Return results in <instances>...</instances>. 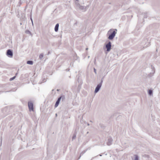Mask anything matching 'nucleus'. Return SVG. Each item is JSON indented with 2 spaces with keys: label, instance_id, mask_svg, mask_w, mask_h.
I'll use <instances>...</instances> for the list:
<instances>
[{
  "label": "nucleus",
  "instance_id": "2eb2a0df",
  "mask_svg": "<svg viewBox=\"0 0 160 160\" xmlns=\"http://www.w3.org/2000/svg\"><path fill=\"white\" fill-rule=\"evenodd\" d=\"M43 57V55L42 54H40L39 56V58L41 60V59Z\"/></svg>",
  "mask_w": 160,
  "mask_h": 160
},
{
  "label": "nucleus",
  "instance_id": "20e7f679",
  "mask_svg": "<svg viewBox=\"0 0 160 160\" xmlns=\"http://www.w3.org/2000/svg\"><path fill=\"white\" fill-rule=\"evenodd\" d=\"M28 107L30 111L33 110V105L32 102H28Z\"/></svg>",
  "mask_w": 160,
  "mask_h": 160
},
{
  "label": "nucleus",
  "instance_id": "5701e85b",
  "mask_svg": "<svg viewBox=\"0 0 160 160\" xmlns=\"http://www.w3.org/2000/svg\"><path fill=\"white\" fill-rule=\"evenodd\" d=\"M93 70H96V69H95V68H93Z\"/></svg>",
  "mask_w": 160,
  "mask_h": 160
},
{
  "label": "nucleus",
  "instance_id": "b1692460",
  "mask_svg": "<svg viewBox=\"0 0 160 160\" xmlns=\"http://www.w3.org/2000/svg\"><path fill=\"white\" fill-rule=\"evenodd\" d=\"M87 125L88 126H89L90 125H89V124L88 123H87Z\"/></svg>",
  "mask_w": 160,
  "mask_h": 160
},
{
  "label": "nucleus",
  "instance_id": "f3484780",
  "mask_svg": "<svg viewBox=\"0 0 160 160\" xmlns=\"http://www.w3.org/2000/svg\"><path fill=\"white\" fill-rule=\"evenodd\" d=\"M16 78V76L13 77L12 78H11L10 79H9V80L10 81H12L14 79H15V78Z\"/></svg>",
  "mask_w": 160,
  "mask_h": 160
},
{
  "label": "nucleus",
  "instance_id": "39448f33",
  "mask_svg": "<svg viewBox=\"0 0 160 160\" xmlns=\"http://www.w3.org/2000/svg\"><path fill=\"white\" fill-rule=\"evenodd\" d=\"M113 140L112 138L110 137L108 138V141L107 142V145L108 146H110L112 144V142Z\"/></svg>",
  "mask_w": 160,
  "mask_h": 160
},
{
  "label": "nucleus",
  "instance_id": "f03ea898",
  "mask_svg": "<svg viewBox=\"0 0 160 160\" xmlns=\"http://www.w3.org/2000/svg\"><path fill=\"white\" fill-rule=\"evenodd\" d=\"M103 79V78H102L100 82L97 85L94 91L95 93H97L99 91L102 86Z\"/></svg>",
  "mask_w": 160,
  "mask_h": 160
},
{
  "label": "nucleus",
  "instance_id": "7c9ffc66",
  "mask_svg": "<svg viewBox=\"0 0 160 160\" xmlns=\"http://www.w3.org/2000/svg\"><path fill=\"white\" fill-rule=\"evenodd\" d=\"M76 1H78V0H76Z\"/></svg>",
  "mask_w": 160,
  "mask_h": 160
},
{
  "label": "nucleus",
  "instance_id": "412c9836",
  "mask_svg": "<svg viewBox=\"0 0 160 160\" xmlns=\"http://www.w3.org/2000/svg\"><path fill=\"white\" fill-rule=\"evenodd\" d=\"M18 72H17V73H16V74H15V75H15V76H17V75L18 74Z\"/></svg>",
  "mask_w": 160,
  "mask_h": 160
},
{
  "label": "nucleus",
  "instance_id": "9d476101",
  "mask_svg": "<svg viewBox=\"0 0 160 160\" xmlns=\"http://www.w3.org/2000/svg\"><path fill=\"white\" fill-rule=\"evenodd\" d=\"M148 94L149 95L151 96L152 95L153 91L151 89L149 90L148 91Z\"/></svg>",
  "mask_w": 160,
  "mask_h": 160
},
{
  "label": "nucleus",
  "instance_id": "6e6552de",
  "mask_svg": "<svg viewBox=\"0 0 160 160\" xmlns=\"http://www.w3.org/2000/svg\"><path fill=\"white\" fill-rule=\"evenodd\" d=\"M77 6L79 7V8L81 10H85L86 9V7L85 6H83L80 5H77Z\"/></svg>",
  "mask_w": 160,
  "mask_h": 160
},
{
  "label": "nucleus",
  "instance_id": "4468645a",
  "mask_svg": "<svg viewBox=\"0 0 160 160\" xmlns=\"http://www.w3.org/2000/svg\"><path fill=\"white\" fill-rule=\"evenodd\" d=\"M152 71V72H150V73L149 74V76L150 77L152 76L155 72V71Z\"/></svg>",
  "mask_w": 160,
  "mask_h": 160
},
{
  "label": "nucleus",
  "instance_id": "393cba45",
  "mask_svg": "<svg viewBox=\"0 0 160 160\" xmlns=\"http://www.w3.org/2000/svg\"><path fill=\"white\" fill-rule=\"evenodd\" d=\"M88 48H86V50H88Z\"/></svg>",
  "mask_w": 160,
  "mask_h": 160
},
{
  "label": "nucleus",
  "instance_id": "c756f323",
  "mask_svg": "<svg viewBox=\"0 0 160 160\" xmlns=\"http://www.w3.org/2000/svg\"><path fill=\"white\" fill-rule=\"evenodd\" d=\"M20 24H21H21H22V23H20Z\"/></svg>",
  "mask_w": 160,
  "mask_h": 160
},
{
  "label": "nucleus",
  "instance_id": "f8f14e48",
  "mask_svg": "<svg viewBox=\"0 0 160 160\" xmlns=\"http://www.w3.org/2000/svg\"><path fill=\"white\" fill-rule=\"evenodd\" d=\"M33 63V62L32 61H28L27 62V63L28 64L32 65Z\"/></svg>",
  "mask_w": 160,
  "mask_h": 160
},
{
  "label": "nucleus",
  "instance_id": "dca6fc26",
  "mask_svg": "<svg viewBox=\"0 0 160 160\" xmlns=\"http://www.w3.org/2000/svg\"><path fill=\"white\" fill-rule=\"evenodd\" d=\"M59 98H61V99H62V101L64 100L65 99V97L64 95L62 96Z\"/></svg>",
  "mask_w": 160,
  "mask_h": 160
},
{
  "label": "nucleus",
  "instance_id": "4be33fe9",
  "mask_svg": "<svg viewBox=\"0 0 160 160\" xmlns=\"http://www.w3.org/2000/svg\"><path fill=\"white\" fill-rule=\"evenodd\" d=\"M95 73L96 74V71H94Z\"/></svg>",
  "mask_w": 160,
  "mask_h": 160
},
{
  "label": "nucleus",
  "instance_id": "0eeeda50",
  "mask_svg": "<svg viewBox=\"0 0 160 160\" xmlns=\"http://www.w3.org/2000/svg\"><path fill=\"white\" fill-rule=\"evenodd\" d=\"M61 100V98H59L57 101H56L55 105V107L56 108L58 106V105L60 102Z\"/></svg>",
  "mask_w": 160,
  "mask_h": 160
},
{
  "label": "nucleus",
  "instance_id": "6ab92c4d",
  "mask_svg": "<svg viewBox=\"0 0 160 160\" xmlns=\"http://www.w3.org/2000/svg\"><path fill=\"white\" fill-rule=\"evenodd\" d=\"M30 19L31 21L32 24V25H33V22L32 19L31 18Z\"/></svg>",
  "mask_w": 160,
  "mask_h": 160
},
{
  "label": "nucleus",
  "instance_id": "c85d7f7f",
  "mask_svg": "<svg viewBox=\"0 0 160 160\" xmlns=\"http://www.w3.org/2000/svg\"><path fill=\"white\" fill-rule=\"evenodd\" d=\"M56 116H57V114H56Z\"/></svg>",
  "mask_w": 160,
  "mask_h": 160
},
{
  "label": "nucleus",
  "instance_id": "9b49d317",
  "mask_svg": "<svg viewBox=\"0 0 160 160\" xmlns=\"http://www.w3.org/2000/svg\"><path fill=\"white\" fill-rule=\"evenodd\" d=\"M76 133H75L72 136V140L73 141V140L75 139L76 138Z\"/></svg>",
  "mask_w": 160,
  "mask_h": 160
},
{
  "label": "nucleus",
  "instance_id": "1a4fd4ad",
  "mask_svg": "<svg viewBox=\"0 0 160 160\" xmlns=\"http://www.w3.org/2000/svg\"><path fill=\"white\" fill-rule=\"evenodd\" d=\"M59 26V24L58 23H57L56 25L54 28V30L55 32H57L58 31Z\"/></svg>",
  "mask_w": 160,
  "mask_h": 160
},
{
  "label": "nucleus",
  "instance_id": "423d86ee",
  "mask_svg": "<svg viewBox=\"0 0 160 160\" xmlns=\"http://www.w3.org/2000/svg\"><path fill=\"white\" fill-rule=\"evenodd\" d=\"M7 55L8 56H10L11 57L13 56V52L11 49H8L7 51Z\"/></svg>",
  "mask_w": 160,
  "mask_h": 160
},
{
  "label": "nucleus",
  "instance_id": "cd10ccee",
  "mask_svg": "<svg viewBox=\"0 0 160 160\" xmlns=\"http://www.w3.org/2000/svg\"><path fill=\"white\" fill-rule=\"evenodd\" d=\"M100 155V156H102V155H101V154H100V155Z\"/></svg>",
  "mask_w": 160,
  "mask_h": 160
},
{
  "label": "nucleus",
  "instance_id": "a878e982",
  "mask_svg": "<svg viewBox=\"0 0 160 160\" xmlns=\"http://www.w3.org/2000/svg\"><path fill=\"white\" fill-rule=\"evenodd\" d=\"M100 125L101 126V127H102V126L101 125V124H100Z\"/></svg>",
  "mask_w": 160,
  "mask_h": 160
},
{
  "label": "nucleus",
  "instance_id": "7ed1b4c3",
  "mask_svg": "<svg viewBox=\"0 0 160 160\" xmlns=\"http://www.w3.org/2000/svg\"><path fill=\"white\" fill-rule=\"evenodd\" d=\"M111 48V43L109 41L108 42L106 45V48L107 49V51L109 52Z\"/></svg>",
  "mask_w": 160,
  "mask_h": 160
},
{
  "label": "nucleus",
  "instance_id": "f257e3e1",
  "mask_svg": "<svg viewBox=\"0 0 160 160\" xmlns=\"http://www.w3.org/2000/svg\"><path fill=\"white\" fill-rule=\"evenodd\" d=\"M112 31V32L110 34L108 37V39L109 40H112L115 37L116 34L117 33V29H111L108 32H111Z\"/></svg>",
  "mask_w": 160,
  "mask_h": 160
},
{
  "label": "nucleus",
  "instance_id": "ddd939ff",
  "mask_svg": "<svg viewBox=\"0 0 160 160\" xmlns=\"http://www.w3.org/2000/svg\"><path fill=\"white\" fill-rule=\"evenodd\" d=\"M135 156V159L134 160H138V157L137 155H134Z\"/></svg>",
  "mask_w": 160,
  "mask_h": 160
},
{
  "label": "nucleus",
  "instance_id": "a211bd4d",
  "mask_svg": "<svg viewBox=\"0 0 160 160\" xmlns=\"http://www.w3.org/2000/svg\"><path fill=\"white\" fill-rule=\"evenodd\" d=\"M26 33L27 34H31V32L28 30H27L26 31Z\"/></svg>",
  "mask_w": 160,
  "mask_h": 160
},
{
  "label": "nucleus",
  "instance_id": "aec40b11",
  "mask_svg": "<svg viewBox=\"0 0 160 160\" xmlns=\"http://www.w3.org/2000/svg\"><path fill=\"white\" fill-rule=\"evenodd\" d=\"M148 44L147 45H146V46H145V47H146L148 46V45H149V42H148Z\"/></svg>",
  "mask_w": 160,
  "mask_h": 160
},
{
  "label": "nucleus",
  "instance_id": "bb28decb",
  "mask_svg": "<svg viewBox=\"0 0 160 160\" xmlns=\"http://www.w3.org/2000/svg\"><path fill=\"white\" fill-rule=\"evenodd\" d=\"M90 122H92V121H91V120H90Z\"/></svg>",
  "mask_w": 160,
  "mask_h": 160
}]
</instances>
